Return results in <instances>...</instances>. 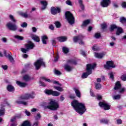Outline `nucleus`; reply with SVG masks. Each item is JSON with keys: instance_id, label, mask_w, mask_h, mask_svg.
Wrapping results in <instances>:
<instances>
[{"instance_id": "nucleus-1", "label": "nucleus", "mask_w": 126, "mask_h": 126, "mask_svg": "<svg viewBox=\"0 0 126 126\" xmlns=\"http://www.w3.org/2000/svg\"><path fill=\"white\" fill-rule=\"evenodd\" d=\"M71 105L73 109L79 115H83L86 112V107L85 105L81 102H79L76 99L73 100L71 102Z\"/></svg>"}, {"instance_id": "nucleus-2", "label": "nucleus", "mask_w": 126, "mask_h": 126, "mask_svg": "<svg viewBox=\"0 0 126 126\" xmlns=\"http://www.w3.org/2000/svg\"><path fill=\"white\" fill-rule=\"evenodd\" d=\"M96 63H94L93 64H87V67H86V72H84L82 74V78L83 79H84L85 78H87L88 77L89 75H90V74H92V69H94L95 67H96Z\"/></svg>"}, {"instance_id": "nucleus-3", "label": "nucleus", "mask_w": 126, "mask_h": 126, "mask_svg": "<svg viewBox=\"0 0 126 126\" xmlns=\"http://www.w3.org/2000/svg\"><path fill=\"white\" fill-rule=\"evenodd\" d=\"M64 16L65 19L69 24L72 25L75 23V18H74V16H73V14L71 13L70 11H66Z\"/></svg>"}, {"instance_id": "nucleus-4", "label": "nucleus", "mask_w": 126, "mask_h": 126, "mask_svg": "<svg viewBox=\"0 0 126 126\" xmlns=\"http://www.w3.org/2000/svg\"><path fill=\"white\" fill-rule=\"evenodd\" d=\"M48 105L46 106V108L51 111H57L60 108L59 103L56 100H53L52 99L48 103Z\"/></svg>"}, {"instance_id": "nucleus-5", "label": "nucleus", "mask_w": 126, "mask_h": 126, "mask_svg": "<svg viewBox=\"0 0 126 126\" xmlns=\"http://www.w3.org/2000/svg\"><path fill=\"white\" fill-rule=\"evenodd\" d=\"M34 65L35 67V69L36 70H39V69L41 68V66L46 67V63L44 62V60L43 59H40L34 62Z\"/></svg>"}, {"instance_id": "nucleus-6", "label": "nucleus", "mask_w": 126, "mask_h": 126, "mask_svg": "<svg viewBox=\"0 0 126 126\" xmlns=\"http://www.w3.org/2000/svg\"><path fill=\"white\" fill-rule=\"evenodd\" d=\"M5 104L7 105V106H8L9 107H10V104L7 101V99H4L3 101V103H1L0 104V116H3L5 114V108H4V107H5V105H4Z\"/></svg>"}, {"instance_id": "nucleus-7", "label": "nucleus", "mask_w": 126, "mask_h": 126, "mask_svg": "<svg viewBox=\"0 0 126 126\" xmlns=\"http://www.w3.org/2000/svg\"><path fill=\"white\" fill-rule=\"evenodd\" d=\"M35 93L32 92L31 94H26L20 96V98L22 100H28V99H34L35 98Z\"/></svg>"}, {"instance_id": "nucleus-8", "label": "nucleus", "mask_w": 126, "mask_h": 126, "mask_svg": "<svg viewBox=\"0 0 126 126\" xmlns=\"http://www.w3.org/2000/svg\"><path fill=\"white\" fill-rule=\"evenodd\" d=\"M44 92L45 94H46V95H48V96H51V95H52V96H60L61 94L59 92L53 91V90L46 89L45 90Z\"/></svg>"}, {"instance_id": "nucleus-9", "label": "nucleus", "mask_w": 126, "mask_h": 126, "mask_svg": "<svg viewBox=\"0 0 126 126\" xmlns=\"http://www.w3.org/2000/svg\"><path fill=\"white\" fill-rule=\"evenodd\" d=\"M104 67L105 69L110 70L111 68H115L116 65L113 61H108L106 62V64L104 65Z\"/></svg>"}, {"instance_id": "nucleus-10", "label": "nucleus", "mask_w": 126, "mask_h": 126, "mask_svg": "<svg viewBox=\"0 0 126 126\" xmlns=\"http://www.w3.org/2000/svg\"><path fill=\"white\" fill-rule=\"evenodd\" d=\"M6 27H7L10 31H16V30H17V26H16V24H13L11 22L7 23L6 25Z\"/></svg>"}, {"instance_id": "nucleus-11", "label": "nucleus", "mask_w": 126, "mask_h": 126, "mask_svg": "<svg viewBox=\"0 0 126 126\" xmlns=\"http://www.w3.org/2000/svg\"><path fill=\"white\" fill-rule=\"evenodd\" d=\"M3 54L4 57L6 58V59H8L9 61L11 63H14V59H13V57L11 56V53L10 52H6V50H3Z\"/></svg>"}, {"instance_id": "nucleus-12", "label": "nucleus", "mask_w": 126, "mask_h": 126, "mask_svg": "<svg viewBox=\"0 0 126 126\" xmlns=\"http://www.w3.org/2000/svg\"><path fill=\"white\" fill-rule=\"evenodd\" d=\"M98 106H99L100 108H103L105 111H107L111 109V105L103 101H99L98 103Z\"/></svg>"}, {"instance_id": "nucleus-13", "label": "nucleus", "mask_w": 126, "mask_h": 126, "mask_svg": "<svg viewBox=\"0 0 126 126\" xmlns=\"http://www.w3.org/2000/svg\"><path fill=\"white\" fill-rule=\"evenodd\" d=\"M61 8L59 7L56 8L52 6L51 8V13L53 14V15H56L57 13H61Z\"/></svg>"}, {"instance_id": "nucleus-14", "label": "nucleus", "mask_w": 126, "mask_h": 126, "mask_svg": "<svg viewBox=\"0 0 126 126\" xmlns=\"http://www.w3.org/2000/svg\"><path fill=\"white\" fill-rule=\"evenodd\" d=\"M25 47L28 50H32L35 47V44L31 40H29L28 43L25 44Z\"/></svg>"}, {"instance_id": "nucleus-15", "label": "nucleus", "mask_w": 126, "mask_h": 126, "mask_svg": "<svg viewBox=\"0 0 126 126\" xmlns=\"http://www.w3.org/2000/svg\"><path fill=\"white\" fill-rule=\"evenodd\" d=\"M41 79L45 80V81H46L47 82H49V83H53V84H57L58 85H59V86H62V84L59 83L58 81H53L52 80L47 78L46 77H41Z\"/></svg>"}, {"instance_id": "nucleus-16", "label": "nucleus", "mask_w": 126, "mask_h": 126, "mask_svg": "<svg viewBox=\"0 0 126 126\" xmlns=\"http://www.w3.org/2000/svg\"><path fill=\"white\" fill-rule=\"evenodd\" d=\"M111 4V0H102L100 5L102 7H108Z\"/></svg>"}, {"instance_id": "nucleus-17", "label": "nucleus", "mask_w": 126, "mask_h": 126, "mask_svg": "<svg viewBox=\"0 0 126 126\" xmlns=\"http://www.w3.org/2000/svg\"><path fill=\"white\" fill-rule=\"evenodd\" d=\"M57 39L59 42H60V43L66 42V41H67V37L65 36H59L57 37Z\"/></svg>"}, {"instance_id": "nucleus-18", "label": "nucleus", "mask_w": 126, "mask_h": 126, "mask_svg": "<svg viewBox=\"0 0 126 126\" xmlns=\"http://www.w3.org/2000/svg\"><path fill=\"white\" fill-rule=\"evenodd\" d=\"M6 90L8 92H12L13 93L15 91V88L12 85L9 84L6 87Z\"/></svg>"}, {"instance_id": "nucleus-19", "label": "nucleus", "mask_w": 126, "mask_h": 126, "mask_svg": "<svg viewBox=\"0 0 126 126\" xmlns=\"http://www.w3.org/2000/svg\"><path fill=\"white\" fill-rule=\"evenodd\" d=\"M40 3L42 4V6L41 8V10H45L46 8H47V6H48V2L47 1H40Z\"/></svg>"}, {"instance_id": "nucleus-20", "label": "nucleus", "mask_w": 126, "mask_h": 126, "mask_svg": "<svg viewBox=\"0 0 126 126\" xmlns=\"http://www.w3.org/2000/svg\"><path fill=\"white\" fill-rule=\"evenodd\" d=\"M121 88H122V84H121V82L118 81L116 82L114 89V90H119Z\"/></svg>"}, {"instance_id": "nucleus-21", "label": "nucleus", "mask_w": 126, "mask_h": 126, "mask_svg": "<svg viewBox=\"0 0 126 126\" xmlns=\"http://www.w3.org/2000/svg\"><path fill=\"white\" fill-rule=\"evenodd\" d=\"M105 56V54L103 53H94V57L97 59H102L104 58Z\"/></svg>"}, {"instance_id": "nucleus-22", "label": "nucleus", "mask_w": 126, "mask_h": 126, "mask_svg": "<svg viewBox=\"0 0 126 126\" xmlns=\"http://www.w3.org/2000/svg\"><path fill=\"white\" fill-rule=\"evenodd\" d=\"M116 31V35L117 36H119V35H121L122 33L124 32V30H123V28L120 27H118Z\"/></svg>"}, {"instance_id": "nucleus-23", "label": "nucleus", "mask_w": 126, "mask_h": 126, "mask_svg": "<svg viewBox=\"0 0 126 126\" xmlns=\"http://www.w3.org/2000/svg\"><path fill=\"white\" fill-rule=\"evenodd\" d=\"M74 91H75V93L78 97V98H81V94L80 93V91L78 90V89H76V88H73Z\"/></svg>"}, {"instance_id": "nucleus-24", "label": "nucleus", "mask_w": 126, "mask_h": 126, "mask_svg": "<svg viewBox=\"0 0 126 126\" xmlns=\"http://www.w3.org/2000/svg\"><path fill=\"white\" fill-rule=\"evenodd\" d=\"M16 84H17V85L19 86L20 87H26V85H27V84H26V83H23L19 81H17Z\"/></svg>"}, {"instance_id": "nucleus-25", "label": "nucleus", "mask_w": 126, "mask_h": 126, "mask_svg": "<svg viewBox=\"0 0 126 126\" xmlns=\"http://www.w3.org/2000/svg\"><path fill=\"white\" fill-rule=\"evenodd\" d=\"M67 63H71L72 64H74L75 65L77 64V62L74 59L69 60L67 61Z\"/></svg>"}, {"instance_id": "nucleus-26", "label": "nucleus", "mask_w": 126, "mask_h": 126, "mask_svg": "<svg viewBox=\"0 0 126 126\" xmlns=\"http://www.w3.org/2000/svg\"><path fill=\"white\" fill-rule=\"evenodd\" d=\"M48 37L46 35H43L42 36V41L43 44L44 45H47V40H48Z\"/></svg>"}, {"instance_id": "nucleus-27", "label": "nucleus", "mask_w": 126, "mask_h": 126, "mask_svg": "<svg viewBox=\"0 0 126 126\" xmlns=\"http://www.w3.org/2000/svg\"><path fill=\"white\" fill-rule=\"evenodd\" d=\"M118 26L115 24H112L110 25V28H109V31L110 32H113L115 29H117Z\"/></svg>"}, {"instance_id": "nucleus-28", "label": "nucleus", "mask_w": 126, "mask_h": 126, "mask_svg": "<svg viewBox=\"0 0 126 126\" xmlns=\"http://www.w3.org/2000/svg\"><path fill=\"white\" fill-rule=\"evenodd\" d=\"M109 121V120L103 118L100 120V123L101 124H104V125H108Z\"/></svg>"}, {"instance_id": "nucleus-29", "label": "nucleus", "mask_w": 126, "mask_h": 126, "mask_svg": "<svg viewBox=\"0 0 126 126\" xmlns=\"http://www.w3.org/2000/svg\"><path fill=\"white\" fill-rule=\"evenodd\" d=\"M23 79L25 80V81L28 82L29 81V80L31 79H34V78H31L29 75H25L23 76Z\"/></svg>"}, {"instance_id": "nucleus-30", "label": "nucleus", "mask_w": 126, "mask_h": 126, "mask_svg": "<svg viewBox=\"0 0 126 126\" xmlns=\"http://www.w3.org/2000/svg\"><path fill=\"white\" fill-rule=\"evenodd\" d=\"M89 23H90V20H86L82 24L81 27H83V26H87Z\"/></svg>"}, {"instance_id": "nucleus-31", "label": "nucleus", "mask_w": 126, "mask_h": 126, "mask_svg": "<svg viewBox=\"0 0 126 126\" xmlns=\"http://www.w3.org/2000/svg\"><path fill=\"white\" fill-rule=\"evenodd\" d=\"M16 103L18 105L22 104V105H24V106H27L28 105V103L26 102L23 101L17 100L16 101Z\"/></svg>"}, {"instance_id": "nucleus-32", "label": "nucleus", "mask_w": 126, "mask_h": 126, "mask_svg": "<svg viewBox=\"0 0 126 126\" xmlns=\"http://www.w3.org/2000/svg\"><path fill=\"white\" fill-rule=\"evenodd\" d=\"M62 51L64 54H68L69 52V49L66 47H63L62 48Z\"/></svg>"}, {"instance_id": "nucleus-33", "label": "nucleus", "mask_w": 126, "mask_h": 126, "mask_svg": "<svg viewBox=\"0 0 126 126\" xmlns=\"http://www.w3.org/2000/svg\"><path fill=\"white\" fill-rule=\"evenodd\" d=\"M32 39L34 40L35 42H37V43L40 42V37L36 35L32 37Z\"/></svg>"}, {"instance_id": "nucleus-34", "label": "nucleus", "mask_w": 126, "mask_h": 126, "mask_svg": "<svg viewBox=\"0 0 126 126\" xmlns=\"http://www.w3.org/2000/svg\"><path fill=\"white\" fill-rule=\"evenodd\" d=\"M64 69H65V70H66V71H71L72 68L70 66L66 64L64 66Z\"/></svg>"}, {"instance_id": "nucleus-35", "label": "nucleus", "mask_w": 126, "mask_h": 126, "mask_svg": "<svg viewBox=\"0 0 126 126\" xmlns=\"http://www.w3.org/2000/svg\"><path fill=\"white\" fill-rule=\"evenodd\" d=\"M56 28H61L62 27V24L59 21H56L54 23Z\"/></svg>"}, {"instance_id": "nucleus-36", "label": "nucleus", "mask_w": 126, "mask_h": 126, "mask_svg": "<svg viewBox=\"0 0 126 126\" xmlns=\"http://www.w3.org/2000/svg\"><path fill=\"white\" fill-rule=\"evenodd\" d=\"M54 89H56L58 91H60V92H63V89L61 87H58V86H54Z\"/></svg>"}, {"instance_id": "nucleus-37", "label": "nucleus", "mask_w": 126, "mask_h": 126, "mask_svg": "<svg viewBox=\"0 0 126 126\" xmlns=\"http://www.w3.org/2000/svg\"><path fill=\"white\" fill-rule=\"evenodd\" d=\"M101 27L102 30H105V29H107L108 26L107 25V24L103 23L101 25Z\"/></svg>"}, {"instance_id": "nucleus-38", "label": "nucleus", "mask_w": 126, "mask_h": 126, "mask_svg": "<svg viewBox=\"0 0 126 126\" xmlns=\"http://www.w3.org/2000/svg\"><path fill=\"white\" fill-rule=\"evenodd\" d=\"M120 22L124 24V23H126V18L125 17H121L120 19Z\"/></svg>"}, {"instance_id": "nucleus-39", "label": "nucleus", "mask_w": 126, "mask_h": 126, "mask_svg": "<svg viewBox=\"0 0 126 126\" xmlns=\"http://www.w3.org/2000/svg\"><path fill=\"white\" fill-rule=\"evenodd\" d=\"M94 37L96 39H99V38H101V33L99 32H96L94 34Z\"/></svg>"}, {"instance_id": "nucleus-40", "label": "nucleus", "mask_w": 126, "mask_h": 126, "mask_svg": "<svg viewBox=\"0 0 126 126\" xmlns=\"http://www.w3.org/2000/svg\"><path fill=\"white\" fill-rule=\"evenodd\" d=\"M15 39H17V40H20V41H22L24 39V37H23V36H21L20 35H15Z\"/></svg>"}, {"instance_id": "nucleus-41", "label": "nucleus", "mask_w": 126, "mask_h": 126, "mask_svg": "<svg viewBox=\"0 0 126 126\" xmlns=\"http://www.w3.org/2000/svg\"><path fill=\"white\" fill-rule=\"evenodd\" d=\"M108 75H109L110 76L109 78H110V79H112V80H114V79H115V77L114 76V74L113 73V72H111L109 73Z\"/></svg>"}, {"instance_id": "nucleus-42", "label": "nucleus", "mask_w": 126, "mask_h": 126, "mask_svg": "<svg viewBox=\"0 0 126 126\" xmlns=\"http://www.w3.org/2000/svg\"><path fill=\"white\" fill-rule=\"evenodd\" d=\"M114 100H120L121 99V94L114 95L113 97Z\"/></svg>"}, {"instance_id": "nucleus-43", "label": "nucleus", "mask_w": 126, "mask_h": 126, "mask_svg": "<svg viewBox=\"0 0 126 126\" xmlns=\"http://www.w3.org/2000/svg\"><path fill=\"white\" fill-rule=\"evenodd\" d=\"M102 85L100 83L95 84V88L96 89H100L101 88Z\"/></svg>"}, {"instance_id": "nucleus-44", "label": "nucleus", "mask_w": 126, "mask_h": 126, "mask_svg": "<svg viewBox=\"0 0 126 126\" xmlns=\"http://www.w3.org/2000/svg\"><path fill=\"white\" fill-rule=\"evenodd\" d=\"M38 83L40 86H42L43 87H46V86H47V84L42 82V81H39Z\"/></svg>"}, {"instance_id": "nucleus-45", "label": "nucleus", "mask_w": 126, "mask_h": 126, "mask_svg": "<svg viewBox=\"0 0 126 126\" xmlns=\"http://www.w3.org/2000/svg\"><path fill=\"white\" fill-rule=\"evenodd\" d=\"M20 15L23 16V17H25V18H27V17H28V14H27V13H21Z\"/></svg>"}, {"instance_id": "nucleus-46", "label": "nucleus", "mask_w": 126, "mask_h": 126, "mask_svg": "<svg viewBox=\"0 0 126 126\" xmlns=\"http://www.w3.org/2000/svg\"><path fill=\"white\" fill-rule=\"evenodd\" d=\"M9 17L10 19L11 20H12V21L13 22H14V23H15V22H16V20L14 19V17H13V16H12V15H10L9 16Z\"/></svg>"}, {"instance_id": "nucleus-47", "label": "nucleus", "mask_w": 126, "mask_h": 126, "mask_svg": "<svg viewBox=\"0 0 126 126\" xmlns=\"http://www.w3.org/2000/svg\"><path fill=\"white\" fill-rule=\"evenodd\" d=\"M96 99H97V100H98V101H101V100H102V99H103V97L102 96V95L98 94L96 96Z\"/></svg>"}, {"instance_id": "nucleus-48", "label": "nucleus", "mask_w": 126, "mask_h": 126, "mask_svg": "<svg viewBox=\"0 0 126 126\" xmlns=\"http://www.w3.org/2000/svg\"><path fill=\"white\" fill-rule=\"evenodd\" d=\"M21 50L23 53L26 54L29 50L27 48L25 49V48H22L21 49Z\"/></svg>"}, {"instance_id": "nucleus-49", "label": "nucleus", "mask_w": 126, "mask_h": 126, "mask_svg": "<svg viewBox=\"0 0 126 126\" xmlns=\"http://www.w3.org/2000/svg\"><path fill=\"white\" fill-rule=\"evenodd\" d=\"M79 40V38H78V36H74L73 37V42L74 43H76L77 41Z\"/></svg>"}, {"instance_id": "nucleus-50", "label": "nucleus", "mask_w": 126, "mask_h": 126, "mask_svg": "<svg viewBox=\"0 0 126 126\" xmlns=\"http://www.w3.org/2000/svg\"><path fill=\"white\" fill-rule=\"evenodd\" d=\"M121 79H122V80H123V81H126V75H122L121 77Z\"/></svg>"}, {"instance_id": "nucleus-51", "label": "nucleus", "mask_w": 126, "mask_h": 126, "mask_svg": "<svg viewBox=\"0 0 126 126\" xmlns=\"http://www.w3.org/2000/svg\"><path fill=\"white\" fill-rule=\"evenodd\" d=\"M21 27H23V28H26L27 27V23L24 22L22 25H21Z\"/></svg>"}, {"instance_id": "nucleus-52", "label": "nucleus", "mask_w": 126, "mask_h": 126, "mask_svg": "<svg viewBox=\"0 0 126 126\" xmlns=\"http://www.w3.org/2000/svg\"><path fill=\"white\" fill-rule=\"evenodd\" d=\"M121 6L123 7V8H126V1L122 2Z\"/></svg>"}, {"instance_id": "nucleus-53", "label": "nucleus", "mask_w": 126, "mask_h": 126, "mask_svg": "<svg viewBox=\"0 0 126 126\" xmlns=\"http://www.w3.org/2000/svg\"><path fill=\"white\" fill-rule=\"evenodd\" d=\"M65 3H66V4H67L68 5H70L72 6V3L70 1V0H67L65 1Z\"/></svg>"}, {"instance_id": "nucleus-54", "label": "nucleus", "mask_w": 126, "mask_h": 126, "mask_svg": "<svg viewBox=\"0 0 126 126\" xmlns=\"http://www.w3.org/2000/svg\"><path fill=\"white\" fill-rule=\"evenodd\" d=\"M117 125H122L123 124V121L121 119L117 120Z\"/></svg>"}, {"instance_id": "nucleus-55", "label": "nucleus", "mask_w": 126, "mask_h": 126, "mask_svg": "<svg viewBox=\"0 0 126 126\" xmlns=\"http://www.w3.org/2000/svg\"><path fill=\"white\" fill-rule=\"evenodd\" d=\"M41 114L38 113L35 117V120H40V118H41Z\"/></svg>"}, {"instance_id": "nucleus-56", "label": "nucleus", "mask_w": 126, "mask_h": 126, "mask_svg": "<svg viewBox=\"0 0 126 126\" xmlns=\"http://www.w3.org/2000/svg\"><path fill=\"white\" fill-rule=\"evenodd\" d=\"M80 53L81 55H82L84 57H85L86 56V53H85V51L83 50H80Z\"/></svg>"}, {"instance_id": "nucleus-57", "label": "nucleus", "mask_w": 126, "mask_h": 126, "mask_svg": "<svg viewBox=\"0 0 126 126\" xmlns=\"http://www.w3.org/2000/svg\"><path fill=\"white\" fill-rule=\"evenodd\" d=\"M55 74H57V75H61V74H62L61 71H59L58 70H55Z\"/></svg>"}, {"instance_id": "nucleus-58", "label": "nucleus", "mask_w": 126, "mask_h": 126, "mask_svg": "<svg viewBox=\"0 0 126 126\" xmlns=\"http://www.w3.org/2000/svg\"><path fill=\"white\" fill-rule=\"evenodd\" d=\"M52 44L53 46H54V47H55L56 46V45H57V41H56V40L53 39L52 40Z\"/></svg>"}, {"instance_id": "nucleus-59", "label": "nucleus", "mask_w": 126, "mask_h": 126, "mask_svg": "<svg viewBox=\"0 0 126 126\" xmlns=\"http://www.w3.org/2000/svg\"><path fill=\"white\" fill-rule=\"evenodd\" d=\"M49 28L50 29V30H52L53 31L55 30V27H54V25H50L49 27Z\"/></svg>"}, {"instance_id": "nucleus-60", "label": "nucleus", "mask_w": 126, "mask_h": 126, "mask_svg": "<svg viewBox=\"0 0 126 126\" xmlns=\"http://www.w3.org/2000/svg\"><path fill=\"white\" fill-rule=\"evenodd\" d=\"M69 98H70V99H75L76 96H75L74 94H70L69 96Z\"/></svg>"}, {"instance_id": "nucleus-61", "label": "nucleus", "mask_w": 126, "mask_h": 126, "mask_svg": "<svg viewBox=\"0 0 126 126\" xmlns=\"http://www.w3.org/2000/svg\"><path fill=\"white\" fill-rule=\"evenodd\" d=\"M16 118H17V116H14L12 119H11L10 122H11V123H13V122L16 120Z\"/></svg>"}, {"instance_id": "nucleus-62", "label": "nucleus", "mask_w": 126, "mask_h": 126, "mask_svg": "<svg viewBox=\"0 0 126 126\" xmlns=\"http://www.w3.org/2000/svg\"><path fill=\"white\" fill-rule=\"evenodd\" d=\"M1 67L2 68H3V69H4V70H6V69H7V65H1Z\"/></svg>"}, {"instance_id": "nucleus-63", "label": "nucleus", "mask_w": 126, "mask_h": 126, "mask_svg": "<svg viewBox=\"0 0 126 126\" xmlns=\"http://www.w3.org/2000/svg\"><path fill=\"white\" fill-rule=\"evenodd\" d=\"M39 126V121H36L34 122L32 126Z\"/></svg>"}, {"instance_id": "nucleus-64", "label": "nucleus", "mask_w": 126, "mask_h": 126, "mask_svg": "<svg viewBox=\"0 0 126 126\" xmlns=\"http://www.w3.org/2000/svg\"><path fill=\"white\" fill-rule=\"evenodd\" d=\"M25 113L28 117L30 116V115H31V113L30 112L28 111L27 110H25Z\"/></svg>"}]
</instances>
